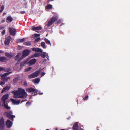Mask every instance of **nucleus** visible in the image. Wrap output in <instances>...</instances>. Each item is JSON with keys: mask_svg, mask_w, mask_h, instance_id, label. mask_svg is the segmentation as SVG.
<instances>
[{"mask_svg": "<svg viewBox=\"0 0 130 130\" xmlns=\"http://www.w3.org/2000/svg\"><path fill=\"white\" fill-rule=\"evenodd\" d=\"M14 95L15 98H26L27 95L25 90L23 89L18 88L17 90H14L12 92Z\"/></svg>", "mask_w": 130, "mask_h": 130, "instance_id": "1", "label": "nucleus"}, {"mask_svg": "<svg viewBox=\"0 0 130 130\" xmlns=\"http://www.w3.org/2000/svg\"><path fill=\"white\" fill-rule=\"evenodd\" d=\"M58 19V17L57 16H54L52 17L50 21H49L47 24L48 27L50 26L53 23L56 21Z\"/></svg>", "mask_w": 130, "mask_h": 130, "instance_id": "2", "label": "nucleus"}, {"mask_svg": "<svg viewBox=\"0 0 130 130\" xmlns=\"http://www.w3.org/2000/svg\"><path fill=\"white\" fill-rule=\"evenodd\" d=\"M12 112L11 111H10L9 112L5 113V115L8 117L12 121H13V117H15V115H12Z\"/></svg>", "mask_w": 130, "mask_h": 130, "instance_id": "3", "label": "nucleus"}, {"mask_svg": "<svg viewBox=\"0 0 130 130\" xmlns=\"http://www.w3.org/2000/svg\"><path fill=\"white\" fill-rule=\"evenodd\" d=\"M29 51L28 50H24L22 52V56L20 57V60H22L24 57L28 56L29 54Z\"/></svg>", "mask_w": 130, "mask_h": 130, "instance_id": "4", "label": "nucleus"}, {"mask_svg": "<svg viewBox=\"0 0 130 130\" xmlns=\"http://www.w3.org/2000/svg\"><path fill=\"white\" fill-rule=\"evenodd\" d=\"M40 72L39 70L36 71L32 74L29 75L28 76V77L30 78L35 77L38 75Z\"/></svg>", "mask_w": 130, "mask_h": 130, "instance_id": "5", "label": "nucleus"}, {"mask_svg": "<svg viewBox=\"0 0 130 130\" xmlns=\"http://www.w3.org/2000/svg\"><path fill=\"white\" fill-rule=\"evenodd\" d=\"M4 122L3 118L0 119V130H4Z\"/></svg>", "mask_w": 130, "mask_h": 130, "instance_id": "6", "label": "nucleus"}, {"mask_svg": "<svg viewBox=\"0 0 130 130\" xmlns=\"http://www.w3.org/2000/svg\"><path fill=\"white\" fill-rule=\"evenodd\" d=\"M11 39V38L9 36H8L6 38L4 42L5 45H7L9 44Z\"/></svg>", "mask_w": 130, "mask_h": 130, "instance_id": "7", "label": "nucleus"}, {"mask_svg": "<svg viewBox=\"0 0 130 130\" xmlns=\"http://www.w3.org/2000/svg\"><path fill=\"white\" fill-rule=\"evenodd\" d=\"M9 31L11 35L14 36L16 34V30L12 27H10L9 28Z\"/></svg>", "mask_w": 130, "mask_h": 130, "instance_id": "8", "label": "nucleus"}, {"mask_svg": "<svg viewBox=\"0 0 130 130\" xmlns=\"http://www.w3.org/2000/svg\"><path fill=\"white\" fill-rule=\"evenodd\" d=\"M29 59H28L27 60V64L29 63L30 65H32L35 63L36 61V60L35 59H33L31 60H30L29 61Z\"/></svg>", "mask_w": 130, "mask_h": 130, "instance_id": "9", "label": "nucleus"}, {"mask_svg": "<svg viewBox=\"0 0 130 130\" xmlns=\"http://www.w3.org/2000/svg\"><path fill=\"white\" fill-rule=\"evenodd\" d=\"M6 126L8 128L11 127L12 125V123L9 120H8L6 122Z\"/></svg>", "mask_w": 130, "mask_h": 130, "instance_id": "10", "label": "nucleus"}, {"mask_svg": "<svg viewBox=\"0 0 130 130\" xmlns=\"http://www.w3.org/2000/svg\"><path fill=\"white\" fill-rule=\"evenodd\" d=\"M8 95H5L2 98L1 100L3 101V104H5V103H6L5 101L8 99Z\"/></svg>", "mask_w": 130, "mask_h": 130, "instance_id": "11", "label": "nucleus"}, {"mask_svg": "<svg viewBox=\"0 0 130 130\" xmlns=\"http://www.w3.org/2000/svg\"><path fill=\"white\" fill-rule=\"evenodd\" d=\"M42 28V27L40 26L35 27L34 26H32L31 27V30L33 31L40 30Z\"/></svg>", "mask_w": 130, "mask_h": 130, "instance_id": "12", "label": "nucleus"}, {"mask_svg": "<svg viewBox=\"0 0 130 130\" xmlns=\"http://www.w3.org/2000/svg\"><path fill=\"white\" fill-rule=\"evenodd\" d=\"M10 99L13 104H14L18 105L19 104L20 102V100H17L12 99Z\"/></svg>", "mask_w": 130, "mask_h": 130, "instance_id": "13", "label": "nucleus"}, {"mask_svg": "<svg viewBox=\"0 0 130 130\" xmlns=\"http://www.w3.org/2000/svg\"><path fill=\"white\" fill-rule=\"evenodd\" d=\"M41 56L43 58H44L45 57H46H46L47 58V59L48 60H49V56L45 52H44L43 53H42L41 54Z\"/></svg>", "mask_w": 130, "mask_h": 130, "instance_id": "14", "label": "nucleus"}, {"mask_svg": "<svg viewBox=\"0 0 130 130\" xmlns=\"http://www.w3.org/2000/svg\"><path fill=\"white\" fill-rule=\"evenodd\" d=\"M6 22L7 23H9L11 22L13 20V19L11 16H8L6 18Z\"/></svg>", "mask_w": 130, "mask_h": 130, "instance_id": "15", "label": "nucleus"}, {"mask_svg": "<svg viewBox=\"0 0 130 130\" xmlns=\"http://www.w3.org/2000/svg\"><path fill=\"white\" fill-rule=\"evenodd\" d=\"M21 53H18L16 56L15 57V60H18L19 61H20V58H19L21 55Z\"/></svg>", "mask_w": 130, "mask_h": 130, "instance_id": "16", "label": "nucleus"}, {"mask_svg": "<svg viewBox=\"0 0 130 130\" xmlns=\"http://www.w3.org/2000/svg\"><path fill=\"white\" fill-rule=\"evenodd\" d=\"M32 49L33 51H35V52H42V50L38 48H32Z\"/></svg>", "mask_w": 130, "mask_h": 130, "instance_id": "17", "label": "nucleus"}, {"mask_svg": "<svg viewBox=\"0 0 130 130\" xmlns=\"http://www.w3.org/2000/svg\"><path fill=\"white\" fill-rule=\"evenodd\" d=\"M12 72H9L6 73H4L3 74H2L1 75V77L2 78H4L6 77L7 75H9Z\"/></svg>", "mask_w": 130, "mask_h": 130, "instance_id": "18", "label": "nucleus"}, {"mask_svg": "<svg viewBox=\"0 0 130 130\" xmlns=\"http://www.w3.org/2000/svg\"><path fill=\"white\" fill-rule=\"evenodd\" d=\"M7 61L6 58L4 57H0V61L2 62H5Z\"/></svg>", "mask_w": 130, "mask_h": 130, "instance_id": "19", "label": "nucleus"}, {"mask_svg": "<svg viewBox=\"0 0 130 130\" xmlns=\"http://www.w3.org/2000/svg\"><path fill=\"white\" fill-rule=\"evenodd\" d=\"M10 87L9 86H6L5 87V88L3 89L2 91V93L10 89Z\"/></svg>", "mask_w": 130, "mask_h": 130, "instance_id": "20", "label": "nucleus"}, {"mask_svg": "<svg viewBox=\"0 0 130 130\" xmlns=\"http://www.w3.org/2000/svg\"><path fill=\"white\" fill-rule=\"evenodd\" d=\"M26 91L30 92H33L35 91V90L32 88H30L26 89Z\"/></svg>", "mask_w": 130, "mask_h": 130, "instance_id": "21", "label": "nucleus"}, {"mask_svg": "<svg viewBox=\"0 0 130 130\" xmlns=\"http://www.w3.org/2000/svg\"><path fill=\"white\" fill-rule=\"evenodd\" d=\"M40 54L39 53H36L32 55L31 56V58L34 57H37L40 55Z\"/></svg>", "mask_w": 130, "mask_h": 130, "instance_id": "22", "label": "nucleus"}, {"mask_svg": "<svg viewBox=\"0 0 130 130\" xmlns=\"http://www.w3.org/2000/svg\"><path fill=\"white\" fill-rule=\"evenodd\" d=\"M33 82L36 84L38 83L40 81V79L37 78L33 80Z\"/></svg>", "mask_w": 130, "mask_h": 130, "instance_id": "23", "label": "nucleus"}, {"mask_svg": "<svg viewBox=\"0 0 130 130\" xmlns=\"http://www.w3.org/2000/svg\"><path fill=\"white\" fill-rule=\"evenodd\" d=\"M27 64V60L24 62H23L21 63L20 64L21 66H23L25 64Z\"/></svg>", "mask_w": 130, "mask_h": 130, "instance_id": "24", "label": "nucleus"}, {"mask_svg": "<svg viewBox=\"0 0 130 130\" xmlns=\"http://www.w3.org/2000/svg\"><path fill=\"white\" fill-rule=\"evenodd\" d=\"M41 45L43 48H46L45 43L44 42H42L41 43Z\"/></svg>", "mask_w": 130, "mask_h": 130, "instance_id": "25", "label": "nucleus"}, {"mask_svg": "<svg viewBox=\"0 0 130 130\" xmlns=\"http://www.w3.org/2000/svg\"><path fill=\"white\" fill-rule=\"evenodd\" d=\"M46 43L47 44H50V46H51V44L50 43V41L47 39L45 38L44 39Z\"/></svg>", "mask_w": 130, "mask_h": 130, "instance_id": "26", "label": "nucleus"}, {"mask_svg": "<svg viewBox=\"0 0 130 130\" xmlns=\"http://www.w3.org/2000/svg\"><path fill=\"white\" fill-rule=\"evenodd\" d=\"M25 40V38H23L22 39H19L17 40V41L18 42L20 43L24 41Z\"/></svg>", "mask_w": 130, "mask_h": 130, "instance_id": "27", "label": "nucleus"}, {"mask_svg": "<svg viewBox=\"0 0 130 130\" xmlns=\"http://www.w3.org/2000/svg\"><path fill=\"white\" fill-rule=\"evenodd\" d=\"M52 8V6L51 4H49L46 6V8L47 9H51Z\"/></svg>", "mask_w": 130, "mask_h": 130, "instance_id": "28", "label": "nucleus"}, {"mask_svg": "<svg viewBox=\"0 0 130 130\" xmlns=\"http://www.w3.org/2000/svg\"><path fill=\"white\" fill-rule=\"evenodd\" d=\"M4 107L7 109H8L10 108V107H9L8 105L6 104V103H5L4 104Z\"/></svg>", "mask_w": 130, "mask_h": 130, "instance_id": "29", "label": "nucleus"}, {"mask_svg": "<svg viewBox=\"0 0 130 130\" xmlns=\"http://www.w3.org/2000/svg\"><path fill=\"white\" fill-rule=\"evenodd\" d=\"M5 55L7 57L10 58L12 57L11 55L10 54L8 53H5Z\"/></svg>", "mask_w": 130, "mask_h": 130, "instance_id": "30", "label": "nucleus"}, {"mask_svg": "<svg viewBox=\"0 0 130 130\" xmlns=\"http://www.w3.org/2000/svg\"><path fill=\"white\" fill-rule=\"evenodd\" d=\"M20 79V78L18 77H17L15 78L13 80V81L14 83L18 81Z\"/></svg>", "mask_w": 130, "mask_h": 130, "instance_id": "31", "label": "nucleus"}, {"mask_svg": "<svg viewBox=\"0 0 130 130\" xmlns=\"http://www.w3.org/2000/svg\"><path fill=\"white\" fill-rule=\"evenodd\" d=\"M4 5H3L1 6L0 10V12L1 13L2 12V11H3L4 9Z\"/></svg>", "mask_w": 130, "mask_h": 130, "instance_id": "32", "label": "nucleus"}, {"mask_svg": "<svg viewBox=\"0 0 130 130\" xmlns=\"http://www.w3.org/2000/svg\"><path fill=\"white\" fill-rule=\"evenodd\" d=\"M31 67H29L28 68H26L25 69V70L26 72H27L30 71L31 69H32Z\"/></svg>", "mask_w": 130, "mask_h": 130, "instance_id": "33", "label": "nucleus"}, {"mask_svg": "<svg viewBox=\"0 0 130 130\" xmlns=\"http://www.w3.org/2000/svg\"><path fill=\"white\" fill-rule=\"evenodd\" d=\"M3 79V80L4 81H7L8 80V79H10V78L9 77H4V78H2Z\"/></svg>", "mask_w": 130, "mask_h": 130, "instance_id": "34", "label": "nucleus"}, {"mask_svg": "<svg viewBox=\"0 0 130 130\" xmlns=\"http://www.w3.org/2000/svg\"><path fill=\"white\" fill-rule=\"evenodd\" d=\"M5 70V71L6 72H9L10 71L11 69L9 68H6L4 69V70Z\"/></svg>", "mask_w": 130, "mask_h": 130, "instance_id": "35", "label": "nucleus"}, {"mask_svg": "<svg viewBox=\"0 0 130 130\" xmlns=\"http://www.w3.org/2000/svg\"><path fill=\"white\" fill-rule=\"evenodd\" d=\"M25 44L27 45H31V43L29 42H27L25 43Z\"/></svg>", "mask_w": 130, "mask_h": 130, "instance_id": "36", "label": "nucleus"}, {"mask_svg": "<svg viewBox=\"0 0 130 130\" xmlns=\"http://www.w3.org/2000/svg\"><path fill=\"white\" fill-rule=\"evenodd\" d=\"M40 39V38L39 37L37 38L35 40V42H38Z\"/></svg>", "mask_w": 130, "mask_h": 130, "instance_id": "37", "label": "nucleus"}, {"mask_svg": "<svg viewBox=\"0 0 130 130\" xmlns=\"http://www.w3.org/2000/svg\"><path fill=\"white\" fill-rule=\"evenodd\" d=\"M5 83V82L4 81H2L0 82V85L2 86Z\"/></svg>", "mask_w": 130, "mask_h": 130, "instance_id": "38", "label": "nucleus"}, {"mask_svg": "<svg viewBox=\"0 0 130 130\" xmlns=\"http://www.w3.org/2000/svg\"><path fill=\"white\" fill-rule=\"evenodd\" d=\"M40 34H36L34 35L35 37H38L40 36Z\"/></svg>", "mask_w": 130, "mask_h": 130, "instance_id": "39", "label": "nucleus"}, {"mask_svg": "<svg viewBox=\"0 0 130 130\" xmlns=\"http://www.w3.org/2000/svg\"><path fill=\"white\" fill-rule=\"evenodd\" d=\"M6 30H4L2 32V35H4L5 32Z\"/></svg>", "mask_w": 130, "mask_h": 130, "instance_id": "40", "label": "nucleus"}, {"mask_svg": "<svg viewBox=\"0 0 130 130\" xmlns=\"http://www.w3.org/2000/svg\"><path fill=\"white\" fill-rule=\"evenodd\" d=\"M34 95H36L37 94L38 91L37 90H35V91H34Z\"/></svg>", "mask_w": 130, "mask_h": 130, "instance_id": "41", "label": "nucleus"}, {"mask_svg": "<svg viewBox=\"0 0 130 130\" xmlns=\"http://www.w3.org/2000/svg\"><path fill=\"white\" fill-rule=\"evenodd\" d=\"M45 72H42L41 73V77H42L43 76H44V75H45Z\"/></svg>", "mask_w": 130, "mask_h": 130, "instance_id": "42", "label": "nucleus"}, {"mask_svg": "<svg viewBox=\"0 0 130 130\" xmlns=\"http://www.w3.org/2000/svg\"><path fill=\"white\" fill-rule=\"evenodd\" d=\"M88 96H86L85 98H84V100H86L88 98Z\"/></svg>", "mask_w": 130, "mask_h": 130, "instance_id": "43", "label": "nucleus"}, {"mask_svg": "<svg viewBox=\"0 0 130 130\" xmlns=\"http://www.w3.org/2000/svg\"><path fill=\"white\" fill-rule=\"evenodd\" d=\"M30 103H29V102H27L26 104V105L27 106H28L29 105H30Z\"/></svg>", "mask_w": 130, "mask_h": 130, "instance_id": "44", "label": "nucleus"}, {"mask_svg": "<svg viewBox=\"0 0 130 130\" xmlns=\"http://www.w3.org/2000/svg\"><path fill=\"white\" fill-rule=\"evenodd\" d=\"M61 20H58L56 22V23H60L61 22Z\"/></svg>", "mask_w": 130, "mask_h": 130, "instance_id": "45", "label": "nucleus"}, {"mask_svg": "<svg viewBox=\"0 0 130 130\" xmlns=\"http://www.w3.org/2000/svg\"><path fill=\"white\" fill-rule=\"evenodd\" d=\"M20 13L21 14H24L25 13V11H22L20 12Z\"/></svg>", "mask_w": 130, "mask_h": 130, "instance_id": "46", "label": "nucleus"}, {"mask_svg": "<svg viewBox=\"0 0 130 130\" xmlns=\"http://www.w3.org/2000/svg\"><path fill=\"white\" fill-rule=\"evenodd\" d=\"M4 69H5V68H4L0 67V71L1 70H3Z\"/></svg>", "mask_w": 130, "mask_h": 130, "instance_id": "47", "label": "nucleus"}, {"mask_svg": "<svg viewBox=\"0 0 130 130\" xmlns=\"http://www.w3.org/2000/svg\"><path fill=\"white\" fill-rule=\"evenodd\" d=\"M4 28V27L2 26L0 27V29L1 30L3 29Z\"/></svg>", "mask_w": 130, "mask_h": 130, "instance_id": "48", "label": "nucleus"}, {"mask_svg": "<svg viewBox=\"0 0 130 130\" xmlns=\"http://www.w3.org/2000/svg\"><path fill=\"white\" fill-rule=\"evenodd\" d=\"M5 22V20H2L1 21V23H3Z\"/></svg>", "mask_w": 130, "mask_h": 130, "instance_id": "49", "label": "nucleus"}, {"mask_svg": "<svg viewBox=\"0 0 130 130\" xmlns=\"http://www.w3.org/2000/svg\"><path fill=\"white\" fill-rule=\"evenodd\" d=\"M46 59H45L43 61V63H45L46 62Z\"/></svg>", "mask_w": 130, "mask_h": 130, "instance_id": "50", "label": "nucleus"}, {"mask_svg": "<svg viewBox=\"0 0 130 130\" xmlns=\"http://www.w3.org/2000/svg\"><path fill=\"white\" fill-rule=\"evenodd\" d=\"M27 84V83L26 82H25L24 83V85H26Z\"/></svg>", "mask_w": 130, "mask_h": 130, "instance_id": "51", "label": "nucleus"}, {"mask_svg": "<svg viewBox=\"0 0 130 130\" xmlns=\"http://www.w3.org/2000/svg\"><path fill=\"white\" fill-rule=\"evenodd\" d=\"M6 14V13H4L3 14V15H5Z\"/></svg>", "mask_w": 130, "mask_h": 130, "instance_id": "52", "label": "nucleus"}, {"mask_svg": "<svg viewBox=\"0 0 130 130\" xmlns=\"http://www.w3.org/2000/svg\"><path fill=\"white\" fill-rule=\"evenodd\" d=\"M24 101L23 100L21 102V103H22Z\"/></svg>", "mask_w": 130, "mask_h": 130, "instance_id": "53", "label": "nucleus"}, {"mask_svg": "<svg viewBox=\"0 0 130 130\" xmlns=\"http://www.w3.org/2000/svg\"><path fill=\"white\" fill-rule=\"evenodd\" d=\"M39 94H43V93H39Z\"/></svg>", "mask_w": 130, "mask_h": 130, "instance_id": "54", "label": "nucleus"}, {"mask_svg": "<svg viewBox=\"0 0 130 130\" xmlns=\"http://www.w3.org/2000/svg\"><path fill=\"white\" fill-rule=\"evenodd\" d=\"M49 1H53L54 0H48Z\"/></svg>", "mask_w": 130, "mask_h": 130, "instance_id": "55", "label": "nucleus"}, {"mask_svg": "<svg viewBox=\"0 0 130 130\" xmlns=\"http://www.w3.org/2000/svg\"><path fill=\"white\" fill-rule=\"evenodd\" d=\"M36 32H38L37 31H36Z\"/></svg>", "mask_w": 130, "mask_h": 130, "instance_id": "56", "label": "nucleus"}, {"mask_svg": "<svg viewBox=\"0 0 130 130\" xmlns=\"http://www.w3.org/2000/svg\"><path fill=\"white\" fill-rule=\"evenodd\" d=\"M46 130H48V129H46Z\"/></svg>", "mask_w": 130, "mask_h": 130, "instance_id": "57", "label": "nucleus"}]
</instances>
